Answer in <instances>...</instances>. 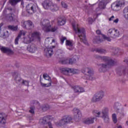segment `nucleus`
<instances>
[{
	"instance_id": "f257e3e1",
	"label": "nucleus",
	"mask_w": 128,
	"mask_h": 128,
	"mask_svg": "<svg viewBox=\"0 0 128 128\" xmlns=\"http://www.w3.org/2000/svg\"><path fill=\"white\" fill-rule=\"evenodd\" d=\"M72 26L75 32L78 35L80 42H84V44L86 46H88V41L86 38V30H84V28H80L78 24L76 22L72 23Z\"/></svg>"
},
{
	"instance_id": "f03ea898",
	"label": "nucleus",
	"mask_w": 128,
	"mask_h": 128,
	"mask_svg": "<svg viewBox=\"0 0 128 128\" xmlns=\"http://www.w3.org/2000/svg\"><path fill=\"white\" fill-rule=\"evenodd\" d=\"M99 60H103V62H106L108 64H100L98 66L99 72H104V68H110L112 66H114V61L112 58L108 56H99Z\"/></svg>"
},
{
	"instance_id": "7ed1b4c3",
	"label": "nucleus",
	"mask_w": 128,
	"mask_h": 128,
	"mask_svg": "<svg viewBox=\"0 0 128 128\" xmlns=\"http://www.w3.org/2000/svg\"><path fill=\"white\" fill-rule=\"evenodd\" d=\"M56 40L54 39L52 37L46 38L45 40V46H47L44 50V54L46 56H52L54 54V50L52 48V46H48V44H55Z\"/></svg>"
},
{
	"instance_id": "20e7f679",
	"label": "nucleus",
	"mask_w": 128,
	"mask_h": 128,
	"mask_svg": "<svg viewBox=\"0 0 128 128\" xmlns=\"http://www.w3.org/2000/svg\"><path fill=\"white\" fill-rule=\"evenodd\" d=\"M42 5L44 10H50L51 12H56L60 9V7L52 1L45 0L42 3Z\"/></svg>"
},
{
	"instance_id": "39448f33",
	"label": "nucleus",
	"mask_w": 128,
	"mask_h": 128,
	"mask_svg": "<svg viewBox=\"0 0 128 128\" xmlns=\"http://www.w3.org/2000/svg\"><path fill=\"white\" fill-rule=\"evenodd\" d=\"M82 72L85 75L82 76L84 80H94V72L92 68H83Z\"/></svg>"
},
{
	"instance_id": "423d86ee",
	"label": "nucleus",
	"mask_w": 128,
	"mask_h": 128,
	"mask_svg": "<svg viewBox=\"0 0 128 128\" xmlns=\"http://www.w3.org/2000/svg\"><path fill=\"white\" fill-rule=\"evenodd\" d=\"M40 24L42 26V28L44 32H55L56 30V28H53L50 24V20H43L41 22Z\"/></svg>"
},
{
	"instance_id": "0eeeda50",
	"label": "nucleus",
	"mask_w": 128,
	"mask_h": 128,
	"mask_svg": "<svg viewBox=\"0 0 128 128\" xmlns=\"http://www.w3.org/2000/svg\"><path fill=\"white\" fill-rule=\"evenodd\" d=\"M72 124V118L71 116H64L58 122L56 123L58 126H62L64 124Z\"/></svg>"
},
{
	"instance_id": "6e6552de",
	"label": "nucleus",
	"mask_w": 128,
	"mask_h": 128,
	"mask_svg": "<svg viewBox=\"0 0 128 128\" xmlns=\"http://www.w3.org/2000/svg\"><path fill=\"white\" fill-rule=\"evenodd\" d=\"M26 9L28 14L34 13L36 12H40V9L38 8V4H36L30 3L28 4L26 6Z\"/></svg>"
},
{
	"instance_id": "1a4fd4ad",
	"label": "nucleus",
	"mask_w": 128,
	"mask_h": 128,
	"mask_svg": "<svg viewBox=\"0 0 128 128\" xmlns=\"http://www.w3.org/2000/svg\"><path fill=\"white\" fill-rule=\"evenodd\" d=\"M126 4L124 0H117L112 5V8L113 10H118L122 6H124Z\"/></svg>"
},
{
	"instance_id": "9d476101",
	"label": "nucleus",
	"mask_w": 128,
	"mask_h": 128,
	"mask_svg": "<svg viewBox=\"0 0 128 128\" xmlns=\"http://www.w3.org/2000/svg\"><path fill=\"white\" fill-rule=\"evenodd\" d=\"M60 70L63 74H66V76H68L70 74H78L79 72L78 70L70 68H62Z\"/></svg>"
},
{
	"instance_id": "9b49d317",
	"label": "nucleus",
	"mask_w": 128,
	"mask_h": 128,
	"mask_svg": "<svg viewBox=\"0 0 128 128\" xmlns=\"http://www.w3.org/2000/svg\"><path fill=\"white\" fill-rule=\"evenodd\" d=\"M108 34L110 38H118L120 36V31L118 30L110 28L108 30Z\"/></svg>"
},
{
	"instance_id": "f8f14e48",
	"label": "nucleus",
	"mask_w": 128,
	"mask_h": 128,
	"mask_svg": "<svg viewBox=\"0 0 128 128\" xmlns=\"http://www.w3.org/2000/svg\"><path fill=\"white\" fill-rule=\"evenodd\" d=\"M73 113L74 114V120H75L76 122H80L82 118V113L80 112V110L78 108H74L73 110Z\"/></svg>"
},
{
	"instance_id": "ddd939ff",
	"label": "nucleus",
	"mask_w": 128,
	"mask_h": 128,
	"mask_svg": "<svg viewBox=\"0 0 128 128\" xmlns=\"http://www.w3.org/2000/svg\"><path fill=\"white\" fill-rule=\"evenodd\" d=\"M22 26L26 30H32L34 28V24L30 20L25 21L24 22H22Z\"/></svg>"
},
{
	"instance_id": "4468645a",
	"label": "nucleus",
	"mask_w": 128,
	"mask_h": 128,
	"mask_svg": "<svg viewBox=\"0 0 128 128\" xmlns=\"http://www.w3.org/2000/svg\"><path fill=\"white\" fill-rule=\"evenodd\" d=\"M104 94L102 92L96 93L92 98V102H98V100H100L104 98Z\"/></svg>"
},
{
	"instance_id": "2eb2a0df",
	"label": "nucleus",
	"mask_w": 128,
	"mask_h": 128,
	"mask_svg": "<svg viewBox=\"0 0 128 128\" xmlns=\"http://www.w3.org/2000/svg\"><path fill=\"white\" fill-rule=\"evenodd\" d=\"M28 33L26 34L25 36H24L23 42L24 44H30L32 42H34L32 38L31 34L29 32L28 34Z\"/></svg>"
},
{
	"instance_id": "dca6fc26",
	"label": "nucleus",
	"mask_w": 128,
	"mask_h": 128,
	"mask_svg": "<svg viewBox=\"0 0 128 128\" xmlns=\"http://www.w3.org/2000/svg\"><path fill=\"white\" fill-rule=\"evenodd\" d=\"M78 59V56H74L73 58L71 59L68 60H65L62 61V64H74L76 62V60Z\"/></svg>"
},
{
	"instance_id": "f3484780",
	"label": "nucleus",
	"mask_w": 128,
	"mask_h": 128,
	"mask_svg": "<svg viewBox=\"0 0 128 128\" xmlns=\"http://www.w3.org/2000/svg\"><path fill=\"white\" fill-rule=\"evenodd\" d=\"M30 34L33 42H34V40H40V36H42V34H40V32H36L32 33L30 32Z\"/></svg>"
},
{
	"instance_id": "a211bd4d",
	"label": "nucleus",
	"mask_w": 128,
	"mask_h": 128,
	"mask_svg": "<svg viewBox=\"0 0 128 128\" xmlns=\"http://www.w3.org/2000/svg\"><path fill=\"white\" fill-rule=\"evenodd\" d=\"M0 50L4 52V54H12L14 52L10 48L0 46Z\"/></svg>"
},
{
	"instance_id": "6ab92c4d",
	"label": "nucleus",
	"mask_w": 128,
	"mask_h": 128,
	"mask_svg": "<svg viewBox=\"0 0 128 128\" xmlns=\"http://www.w3.org/2000/svg\"><path fill=\"white\" fill-rule=\"evenodd\" d=\"M26 34H27L26 31H24V30H20L19 32V34H18V36L15 39V42H14L15 44H18V40L20 38H21L22 36H26Z\"/></svg>"
},
{
	"instance_id": "aec40b11",
	"label": "nucleus",
	"mask_w": 128,
	"mask_h": 128,
	"mask_svg": "<svg viewBox=\"0 0 128 128\" xmlns=\"http://www.w3.org/2000/svg\"><path fill=\"white\" fill-rule=\"evenodd\" d=\"M15 80L16 81L17 84H22L24 86H28V82L26 81V80H22V78H20V76H17L15 78Z\"/></svg>"
},
{
	"instance_id": "412c9836",
	"label": "nucleus",
	"mask_w": 128,
	"mask_h": 128,
	"mask_svg": "<svg viewBox=\"0 0 128 128\" xmlns=\"http://www.w3.org/2000/svg\"><path fill=\"white\" fill-rule=\"evenodd\" d=\"M66 46H67V48H68V50H72L74 46V42L72 40H66Z\"/></svg>"
},
{
	"instance_id": "4be33fe9",
	"label": "nucleus",
	"mask_w": 128,
	"mask_h": 128,
	"mask_svg": "<svg viewBox=\"0 0 128 128\" xmlns=\"http://www.w3.org/2000/svg\"><path fill=\"white\" fill-rule=\"evenodd\" d=\"M94 117L88 118L84 120V122L86 124H94Z\"/></svg>"
},
{
	"instance_id": "5701e85b",
	"label": "nucleus",
	"mask_w": 128,
	"mask_h": 128,
	"mask_svg": "<svg viewBox=\"0 0 128 128\" xmlns=\"http://www.w3.org/2000/svg\"><path fill=\"white\" fill-rule=\"evenodd\" d=\"M6 115L4 113L0 114V122L2 124H6Z\"/></svg>"
},
{
	"instance_id": "b1692460",
	"label": "nucleus",
	"mask_w": 128,
	"mask_h": 128,
	"mask_svg": "<svg viewBox=\"0 0 128 128\" xmlns=\"http://www.w3.org/2000/svg\"><path fill=\"white\" fill-rule=\"evenodd\" d=\"M73 88L74 92H84V89L82 87L74 86Z\"/></svg>"
},
{
	"instance_id": "393cba45",
	"label": "nucleus",
	"mask_w": 128,
	"mask_h": 128,
	"mask_svg": "<svg viewBox=\"0 0 128 128\" xmlns=\"http://www.w3.org/2000/svg\"><path fill=\"white\" fill-rule=\"evenodd\" d=\"M28 50L30 52L34 53L36 50V47L34 44H32L28 46Z\"/></svg>"
},
{
	"instance_id": "a878e982",
	"label": "nucleus",
	"mask_w": 128,
	"mask_h": 128,
	"mask_svg": "<svg viewBox=\"0 0 128 128\" xmlns=\"http://www.w3.org/2000/svg\"><path fill=\"white\" fill-rule=\"evenodd\" d=\"M101 118H103L104 122H106V124L110 122V118H108V114L102 116Z\"/></svg>"
},
{
	"instance_id": "bb28decb",
	"label": "nucleus",
	"mask_w": 128,
	"mask_h": 128,
	"mask_svg": "<svg viewBox=\"0 0 128 128\" xmlns=\"http://www.w3.org/2000/svg\"><path fill=\"white\" fill-rule=\"evenodd\" d=\"M16 16L13 14L8 15V20L9 22H16Z\"/></svg>"
},
{
	"instance_id": "cd10ccee",
	"label": "nucleus",
	"mask_w": 128,
	"mask_h": 128,
	"mask_svg": "<svg viewBox=\"0 0 128 128\" xmlns=\"http://www.w3.org/2000/svg\"><path fill=\"white\" fill-rule=\"evenodd\" d=\"M92 114L97 118H102V116H100V112L98 110H94L92 111Z\"/></svg>"
},
{
	"instance_id": "c85d7f7f",
	"label": "nucleus",
	"mask_w": 128,
	"mask_h": 128,
	"mask_svg": "<svg viewBox=\"0 0 128 128\" xmlns=\"http://www.w3.org/2000/svg\"><path fill=\"white\" fill-rule=\"evenodd\" d=\"M22 0H9V2L12 6H15L18 2H20Z\"/></svg>"
},
{
	"instance_id": "c756f323",
	"label": "nucleus",
	"mask_w": 128,
	"mask_h": 128,
	"mask_svg": "<svg viewBox=\"0 0 128 128\" xmlns=\"http://www.w3.org/2000/svg\"><path fill=\"white\" fill-rule=\"evenodd\" d=\"M93 42L94 44H100V36H96L93 40Z\"/></svg>"
},
{
	"instance_id": "7c9ffc66",
	"label": "nucleus",
	"mask_w": 128,
	"mask_h": 128,
	"mask_svg": "<svg viewBox=\"0 0 128 128\" xmlns=\"http://www.w3.org/2000/svg\"><path fill=\"white\" fill-rule=\"evenodd\" d=\"M18 26H8V30H12L13 32H14L18 30Z\"/></svg>"
},
{
	"instance_id": "2f4dec72",
	"label": "nucleus",
	"mask_w": 128,
	"mask_h": 128,
	"mask_svg": "<svg viewBox=\"0 0 128 128\" xmlns=\"http://www.w3.org/2000/svg\"><path fill=\"white\" fill-rule=\"evenodd\" d=\"M66 24V20L64 19H60L58 20V26H64Z\"/></svg>"
},
{
	"instance_id": "473e14b6",
	"label": "nucleus",
	"mask_w": 128,
	"mask_h": 128,
	"mask_svg": "<svg viewBox=\"0 0 128 128\" xmlns=\"http://www.w3.org/2000/svg\"><path fill=\"white\" fill-rule=\"evenodd\" d=\"M96 52H98V54H104L108 52H106V50L104 49H97L96 50Z\"/></svg>"
},
{
	"instance_id": "72a5a7b5",
	"label": "nucleus",
	"mask_w": 128,
	"mask_h": 128,
	"mask_svg": "<svg viewBox=\"0 0 128 128\" xmlns=\"http://www.w3.org/2000/svg\"><path fill=\"white\" fill-rule=\"evenodd\" d=\"M102 116H106L108 114V108H104L102 110Z\"/></svg>"
},
{
	"instance_id": "f704fd0d",
	"label": "nucleus",
	"mask_w": 128,
	"mask_h": 128,
	"mask_svg": "<svg viewBox=\"0 0 128 128\" xmlns=\"http://www.w3.org/2000/svg\"><path fill=\"white\" fill-rule=\"evenodd\" d=\"M112 120L114 124H116L118 122V118H116V114H112Z\"/></svg>"
},
{
	"instance_id": "c9c22d12",
	"label": "nucleus",
	"mask_w": 128,
	"mask_h": 128,
	"mask_svg": "<svg viewBox=\"0 0 128 128\" xmlns=\"http://www.w3.org/2000/svg\"><path fill=\"white\" fill-rule=\"evenodd\" d=\"M43 77L46 80H48L49 82H52V79L50 78V77L48 76V75L46 74H44L43 75Z\"/></svg>"
},
{
	"instance_id": "e433bc0d",
	"label": "nucleus",
	"mask_w": 128,
	"mask_h": 128,
	"mask_svg": "<svg viewBox=\"0 0 128 128\" xmlns=\"http://www.w3.org/2000/svg\"><path fill=\"white\" fill-rule=\"evenodd\" d=\"M99 8L100 10H103L104 8H106V5H104V2H100L99 3Z\"/></svg>"
},
{
	"instance_id": "4c0bfd02",
	"label": "nucleus",
	"mask_w": 128,
	"mask_h": 128,
	"mask_svg": "<svg viewBox=\"0 0 128 128\" xmlns=\"http://www.w3.org/2000/svg\"><path fill=\"white\" fill-rule=\"evenodd\" d=\"M61 44H64V40H66V36H61L60 38Z\"/></svg>"
},
{
	"instance_id": "58836bf2",
	"label": "nucleus",
	"mask_w": 128,
	"mask_h": 128,
	"mask_svg": "<svg viewBox=\"0 0 128 128\" xmlns=\"http://www.w3.org/2000/svg\"><path fill=\"white\" fill-rule=\"evenodd\" d=\"M42 110H44V112H46V110H48L50 108V106H48V104L44 105V106H42Z\"/></svg>"
},
{
	"instance_id": "ea45409f",
	"label": "nucleus",
	"mask_w": 128,
	"mask_h": 128,
	"mask_svg": "<svg viewBox=\"0 0 128 128\" xmlns=\"http://www.w3.org/2000/svg\"><path fill=\"white\" fill-rule=\"evenodd\" d=\"M41 86H44V87L48 88V87L50 86H52V82H50V83L48 84H43L42 82H41Z\"/></svg>"
},
{
	"instance_id": "a19ab883",
	"label": "nucleus",
	"mask_w": 128,
	"mask_h": 128,
	"mask_svg": "<svg viewBox=\"0 0 128 128\" xmlns=\"http://www.w3.org/2000/svg\"><path fill=\"white\" fill-rule=\"evenodd\" d=\"M61 4L62 8H68V4H66L64 2H61Z\"/></svg>"
},
{
	"instance_id": "79ce46f5",
	"label": "nucleus",
	"mask_w": 128,
	"mask_h": 128,
	"mask_svg": "<svg viewBox=\"0 0 128 128\" xmlns=\"http://www.w3.org/2000/svg\"><path fill=\"white\" fill-rule=\"evenodd\" d=\"M29 112H30V114H34V107H30Z\"/></svg>"
},
{
	"instance_id": "37998d69",
	"label": "nucleus",
	"mask_w": 128,
	"mask_h": 128,
	"mask_svg": "<svg viewBox=\"0 0 128 128\" xmlns=\"http://www.w3.org/2000/svg\"><path fill=\"white\" fill-rule=\"evenodd\" d=\"M9 36V34H8V30H6L4 32V38H8Z\"/></svg>"
},
{
	"instance_id": "c03bdc74",
	"label": "nucleus",
	"mask_w": 128,
	"mask_h": 128,
	"mask_svg": "<svg viewBox=\"0 0 128 128\" xmlns=\"http://www.w3.org/2000/svg\"><path fill=\"white\" fill-rule=\"evenodd\" d=\"M102 36H103V38H104V40H106L110 42V38H108V37H107L105 35H102Z\"/></svg>"
},
{
	"instance_id": "a18cd8bd",
	"label": "nucleus",
	"mask_w": 128,
	"mask_h": 128,
	"mask_svg": "<svg viewBox=\"0 0 128 128\" xmlns=\"http://www.w3.org/2000/svg\"><path fill=\"white\" fill-rule=\"evenodd\" d=\"M116 18L114 16H112L110 18H109L108 20L109 22H112V20H114Z\"/></svg>"
},
{
	"instance_id": "49530a36",
	"label": "nucleus",
	"mask_w": 128,
	"mask_h": 128,
	"mask_svg": "<svg viewBox=\"0 0 128 128\" xmlns=\"http://www.w3.org/2000/svg\"><path fill=\"white\" fill-rule=\"evenodd\" d=\"M88 22L90 24H92V18H90L89 19H88Z\"/></svg>"
},
{
	"instance_id": "de8ad7c7",
	"label": "nucleus",
	"mask_w": 128,
	"mask_h": 128,
	"mask_svg": "<svg viewBox=\"0 0 128 128\" xmlns=\"http://www.w3.org/2000/svg\"><path fill=\"white\" fill-rule=\"evenodd\" d=\"M96 34H100V30H97L96 31Z\"/></svg>"
},
{
	"instance_id": "09e8293b",
	"label": "nucleus",
	"mask_w": 128,
	"mask_h": 128,
	"mask_svg": "<svg viewBox=\"0 0 128 128\" xmlns=\"http://www.w3.org/2000/svg\"><path fill=\"white\" fill-rule=\"evenodd\" d=\"M114 22H116V24H118V18H116V20H114Z\"/></svg>"
},
{
	"instance_id": "8fccbe9b",
	"label": "nucleus",
	"mask_w": 128,
	"mask_h": 128,
	"mask_svg": "<svg viewBox=\"0 0 128 128\" xmlns=\"http://www.w3.org/2000/svg\"><path fill=\"white\" fill-rule=\"evenodd\" d=\"M58 52H60V50H58V51L56 52V54H57L58 56H59Z\"/></svg>"
},
{
	"instance_id": "3c124183",
	"label": "nucleus",
	"mask_w": 128,
	"mask_h": 128,
	"mask_svg": "<svg viewBox=\"0 0 128 128\" xmlns=\"http://www.w3.org/2000/svg\"><path fill=\"white\" fill-rule=\"evenodd\" d=\"M3 13L4 14H6V9H4V10Z\"/></svg>"
},
{
	"instance_id": "603ef678",
	"label": "nucleus",
	"mask_w": 128,
	"mask_h": 128,
	"mask_svg": "<svg viewBox=\"0 0 128 128\" xmlns=\"http://www.w3.org/2000/svg\"><path fill=\"white\" fill-rule=\"evenodd\" d=\"M114 109H115V110H120V107H118V106H117V107H116V106H115V107H114Z\"/></svg>"
},
{
	"instance_id": "864d4df0",
	"label": "nucleus",
	"mask_w": 128,
	"mask_h": 128,
	"mask_svg": "<svg viewBox=\"0 0 128 128\" xmlns=\"http://www.w3.org/2000/svg\"><path fill=\"white\" fill-rule=\"evenodd\" d=\"M21 4H24V2H22H22H21Z\"/></svg>"
},
{
	"instance_id": "5fc2aeb1",
	"label": "nucleus",
	"mask_w": 128,
	"mask_h": 128,
	"mask_svg": "<svg viewBox=\"0 0 128 128\" xmlns=\"http://www.w3.org/2000/svg\"><path fill=\"white\" fill-rule=\"evenodd\" d=\"M8 10H12V8H8Z\"/></svg>"
},
{
	"instance_id": "6e6d98bb",
	"label": "nucleus",
	"mask_w": 128,
	"mask_h": 128,
	"mask_svg": "<svg viewBox=\"0 0 128 128\" xmlns=\"http://www.w3.org/2000/svg\"><path fill=\"white\" fill-rule=\"evenodd\" d=\"M115 106H118V103H116V104H115Z\"/></svg>"
},
{
	"instance_id": "4d7b16f0",
	"label": "nucleus",
	"mask_w": 128,
	"mask_h": 128,
	"mask_svg": "<svg viewBox=\"0 0 128 128\" xmlns=\"http://www.w3.org/2000/svg\"><path fill=\"white\" fill-rule=\"evenodd\" d=\"M118 128H122V126H118Z\"/></svg>"
},
{
	"instance_id": "13d9d810",
	"label": "nucleus",
	"mask_w": 128,
	"mask_h": 128,
	"mask_svg": "<svg viewBox=\"0 0 128 128\" xmlns=\"http://www.w3.org/2000/svg\"><path fill=\"white\" fill-rule=\"evenodd\" d=\"M63 128H68V126H66L63 127Z\"/></svg>"
},
{
	"instance_id": "bf43d9fd",
	"label": "nucleus",
	"mask_w": 128,
	"mask_h": 128,
	"mask_svg": "<svg viewBox=\"0 0 128 128\" xmlns=\"http://www.w3.org/2000/svg\"><path fill=\"white\" fill-rule=\"evenodd\" d=\"M98 128H102V127L100 126H98Z\"/></svg>"
},
{
	"instance_id": "052dcab7",
	"label": "nucleus",
	"mask_w": 128,
	"mask_h": 128,
	"mask_svg": "<svg viewBox=\"0 0 128 128\" xmlns=\"http://www.w3.org/2000/svg\"><path fill=\"white\" fill-rule=\"evenodd\" d=\"M37 104H38V106H40V103L38 102V103H37Z\"/></svg>"
},
{
	"instance_id": "680f3d73",
	"label": "nucleus",
	"mask_w": 128,
	"mask_h": 128,
	"mask_svg": "<svg viewBox=\"0 0 128 128\" xmlns=\"http://www.w3.org/2000/svg\"><path fill=\"white\" fill-rule=\"evenodd\" d=\"M52 48H54V46H52Z\"/></svg>"
},
{
	"instance_id": "e2e57ef3",
	"label": "nucleus",
	"mask_w": 128,
	"mask_h": 128,
	"mask_svg": "<svg viewBox=\"0 0 128 128\" xmlns=\"http://www.w3.org/2000/svg\"><path fill=\"white\" fill-rule=\"evenodd\" d=\"M36 102H38V101H35Z\"/></svg>"
},
{
	"instance_id": "0e129e2a",
	"label": "nucleus",
	"mask_w": 128,
	"mask_h": 128,
	"mask_svg": "<svg viewBox=\"0 0 128 128\" xmlns=\"http://www.w3.org/2000/svg\"><path fill=\"white\" fill-rule=\"evenodd\" d=\"M57 0L60 1V0Z\"/></svg>"
},
{
	"instance_id": "69168bd1",
	"label": "nucleus",
	"mask_w": 128,
	"mask_h": 128,
	"mask_svg": "<svg viewBox=\"0 0 128 128\" xmlns=\"http://www.w3.org/2000/svg\"><path fill=\"white\" fill-rule=\"evenodd\" d=\"M97 10H98V8H97Z\"/></svg>"
},
{
	"instance_id": "338daca9",
	"label": "nucleus",
	"mask_w": 128,
	"mask_h": 128,
	"mask_svg": "<svg viewBox=\"0 0 128 128\" xmlns=\"http://www.w3.org/2000/svg\"><path fill=\"white\" fill-rule=\"evenodd\" d=\"M71 62H72V60H71Z\"/></svg>"
}]
</instances>
